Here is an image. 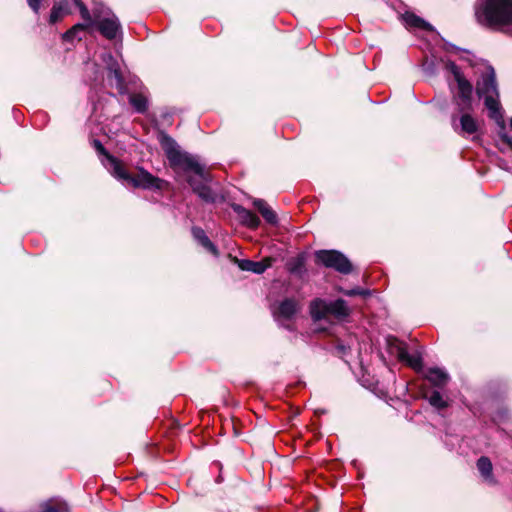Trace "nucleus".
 Listing matches in <instances>:
<instances>
[{
    "mask_svg": "<svg viewBox=\"0 0 512 512\" xmlns=\"http://www.w3.org/2000/svg\"><path fill=\"white\" fill-rule=\"evenodd\" d=\"M476 90L479 97L484 98V104L489 111V117L494 119L501 127L502 131L499 135L502 141L512 148V138L504 132V120L498 101L499 93L493 70L482 76L481 80L477 83Z\"/></svg>",
    "mask_w": 512,
    "mask_h": 512,
    "instance_id": "obj_2",
    "label": "nucleus"
},
{
    "mask_svg": "<svg viewBox=\"0 0 512 512\" xmlns=\"http://www.w3.org/2000/svg\"><path fill=\"white\" fill-rule=\"evenodd\" d=\"M397 356L398 358L409 364L414 369H420L422 365V360L417 354H409L404 344H399L397 347Z\"/></svg>",
    "mask_w": 512,
    "mask_h": 512,
    "instance_id": "obj_16",
    "label": "nucleus"
},
{
    "mask_svg": "<svg viewBox=\"0 0 512 512\" xmlns=\"http://www.w3.org/2000/svg\"><path fill=\"white\" fill-rule=\"evenodd\" d=\"M253 205L255 208H257V210L269 224L274 225L277 223L276 213L268 206L264 200L256 199L254 200Z\"/></svg>",
    "mask_w": 512,
    "mask_h": 512,
    "instance_id": "obj_19",
    "label": "nucleus"
},
{
    "mask_svg": "<svg viewBox=\"0 0 512 512\" xmlns=\"http://www.w3.org/2000/svg\"><path fill=\"white\" fill-rule=\"evenodd\" d=\"M287 268L290 273L300 275L304 268V259L300 256L288 261Z\"/></svg>",
    "mask_w": 512,
    "mask_h": 512,
    "instance_id": "obj_24",
    "label": "nucleus"
},
{
    "mask_svg": "<svg viewBox=\"0 0 512 512\" xmlns=\"http://www.w3.org/2000/svg\"><path fill=\"white\" fill-rule=\"evenodd\" d=\"M310 313L314 320L328 319L330 317L341 319L349 315V308L342 299L331 302L315 299L310 304Z\"/></svg>",
    "mask_w": 512,
    "mask_h": 512,
    "instance_id": "obj_5",
    "label": "nucleus"
},
{
    "mask_svg": "<svg viewBox=\"0 0 512 512\" xmlns=\"http://www.w3.org/2000/svg\"><path fill=\"white\" fill-rule=\"evenodd\" d=\"M234 210L238 213L242 223L249 228L256 229L260 225L259 217L250 210H247L241 206H236Z\"/></svg>",
    "mask_w": 512,
    "mask_h": 512,
    "instance_id": "obj_18",
    "label": "nucleus"
},
{
    "mask_svg": "<svg viewBox=\"0 0 512 512\" xmlns=\"http://www.w3.org/2000/svg\"><path fill=\"white\" fill-rule=\"evenodd\" d=\"M428 400L429 403L437 409H443L447 406L446 401L442 398V395L438 391L432 392Z\"/></svg>",
    "mask_w": 512,
    "mask_h": 512,
    "instance_id": "obj_26",
    "label": "nucleus"
},
{
    "mask_svg": "<svg viewBox=\"0 0 512 512\" xmlns=\"http://www.w3.org/2000/svg\"><path fill=\"white\" fill-rule=\"evenodd\" d=\"M477 21L488 27L512 25V0H485L476 10Z\"/></svg>",
    "mask_w": 512,
    "mask_h": 512,
    "instance_id": "obj_3",
    "label": "nucleus"
},
{
    "mask_svg": "<svg viewBox=\"0 0 512 512\" xmlns=\"http://www.w3.org/2000/svg\"><path fill=\"white\" fill-rule=\"evenodd\" d=\"M446 68L454 76V79L457 83V94L455 97V102L459 111L470 110L472 106L473 91L471 83L463 76L459 67L455 63L448 62Z\"/></svg>",
    "mask_w": 512,
    "mask_h": 512,
    "instance_id": "obj_6",
    "label": "nucleus"
},
{
    "mask_svg": "<svg viewBox=\"0 0 512 512\" xmlns=\"http://www.w3.org/2000/svg\"><path fill=\"white\" fill-rule=\"evenodd\" d=\"M41 1L42 0H27L30 8L36 13L39 11Z\"/></svg>",
    "mask_w": 512,
    "mask_h": 512,
    "instance_id": "obj_28",
    "label": "nucleus"
},
{
    "mask_svg": "<svg viewBox=\"0 0 512 512\" xmlns=\"http://www.w3.org/2000/svg\"><path fill=\"white\" fill-rule=\"evenodd\" d=\"M316 260L327 268H333L342 274H348L352 271V264L348 258L336 250L317 251Z\"/></svg>",
    "mask_w": 512,
    "mask_h": 512,
    "instance_id": "obj_7",
    "label": "nucleus"
},
{
    "mask_svg": "<svg viewBox=\"0 0 512 512\" xmlns=\"http://www.w3.org/2000/svg\"><path fill=\"white\" fill-rule=\"evenodd\" d=\"M344 294L347 296L366 295L367 291L360 289V288H356V289L346 290V291H344Z\"/></svg>",
    "mask_w": 512,
    "mask_h": 512,
    "instance_id": "obj_27",
    "label": "nucleus"
},
{
    "mask_svg": "<svg viewBox=\"0 0 512 512\" xmlns=\"http://www.w3.org/2000/svg\"><path fill=\"white\" fill-rule=\"evenodd\" d=\"M73 4L79 8L81 17L87 22V24H76L71 29L66 31L63 35L64 40H73L78 37V33L84 31L89 25L93 23L92 16L81 0H72Z\"/></svg>",
    "mask_w": 512,
    "mask_h": 512,
    "instance_id": "obj_9",
    "label": "nucleus"
},
{
    "mask_svg": "<svg viewBox=\"0 0 512 512\" xmlns=\"http://www.w3.org/2000/svg\"><path fill=\"white\" fill-rule=\"evenodd\" d=\"M93 145L96 149V151L103 156V159H101L102 164L105 166V168L114 175L115 172H122L120 169V165L122 162L115 158L113 155H111L102 145V143L99 140H94Z\"/></svg>",
    "mask_w": 512,
    "mask_h": 512,
    "instance_id": "obj_12",
    "label": "nucleus"
},
{
    "mask_svg": "<svg viewBox=\"0 0 512 512\" xmlns=\"http://www.w3.org/2000/svg\"><path fill=\"white\" fill-rule=\"evenodd\" d=\"M114 75H115L116 79L120 82L121 81V74H120V72L117 69L114 70Z\"/></svg>",
    "mask_w": 512,
    "mask_h": 512,
    "instance_id": "obj_29",
    "label": "nucleus"
},
{
    "mask_svg": "<svg viewBox=\"0 0 512 512\" xmlns=\"http://www.w3.org/2000/svg\"><path fill=\"white\" fill-rule=\"evenodd\" d=\"M97 19V26L100 33L107 39H114L120 29V24L115 15L100 19V16L94 13Z\"/></svg>",
    "mask_w": 512,
    "mask_h": 512,
    "instance_id": "obj_10",
    "label": "nucleus"
},
{
    "mask_svg": "<svg viewBox=\"0 0 512 512\" xmlns=\"http://www.w3.org/2000/svg\"><path fill=\"white\" fill-rule=\"evenodd\" d=\"M298 310L299 304L296 300L285 299L279 304L278 309L275 312V316L277 320H290L298 312Z\"/></svg>",
    "mask_w": 512,
    "mask_h": 512,
    "instance_id": "obj_14",
    "label": "nucleus"
},
{
    "mask_svg": "<svg viewBox=\"0 0 512 512\" xmlns=\"http://www.w3.org/2000/svg\"><path fill=\"white\" fill-rule=\"evenodd\" d=\"M462 115L457 118L452 116L451 123L454 131L461 136L472 135L478 132L480 124L476 118L466 111H461Z\"/></svg>",
    "mask_w": 512,
    "mask_h": 512,
    "instance_id": "obj_8",
    "label": "nucleus"
},
{
    "mask_svg": "<svg viewBox=\"0 0 512 512\" xmlns=\"http://www.w3.org/2000/svg\"><path fill=\"white\" fill-rule=\"evenodd\" d=\"M188 183L193 191L205 202H214L215 197L206 182L208 181V174L205 172V179L201 177H188Z\"/></svg>",
    "mask_w": 512,
    "mask_h": 512,
    "instance_id": "obj_11",
    "label": "nucleus"
},
{
    "mask_svg": "<svg viewBox=\"0 0 512 512\" xmlns=\"http://www.w3.org/2000/svg\"><path fill=\"white\" fill-rule=\"evenodd\" d=\"M71 6L68 0H62L59 3L54 4L50 13V23L54 24L62 20L66 15L71 14Z\"/></svg>",
    "mask_w": 512,
    "mask_h": 512,
    "instance_id": "obj_15",
    "label": "nucleus"
},
{
    "mask_svg": "<svg viewBox=\"0 0 512 512\" xmlns=\"http://www.w3.org/2000/svg\"><path fill=\"white\" fill-rule=\"evenodd\" d=\"M159 142L169 161L170 167L175 171L194 173L196 177L205 179V170L198 159L180 149L178 144L167 134H160Z\"/></svg>",
    "mask_w": 512,
    "mask_h": 512,
    "instance_id": "obj_1",
    "label": "nucleus"
},
{
    "mask_svg": "<svg viewBox=\"0 0 512 512\" xmlns=\"http://www.w3.org/2000/svg\"><path fill=\"white\" fill-rule=\"evenodd\" d=\"M510 126H511V128H512V120L510 121Z\"/></svg>",
    "mask_w": 512,
    "mask_h": 512,
    "instance_id": "obj_30",
    "label": "nucleus"
},
{
    "mask_svg": "<svg viewBox=\"0 0 512 512\" xmlns=\"http://www.w3.org/2000/svg\"><path fill=\"white\" fill-rule=\"evenodd\" d=\"M43 512H69V508L65 502L50 501L45 503Z\"/></svg>",
    "mask_w": 512,
    "mask_h": 512,
    "instance_id": "obj_23",
    "label": "nucleus"
},
{
    "mask_svg": "<svg viewBox=\"0 0 512 512\" xmlns=\"http://www.w3.org/2000/svg\"><path fill=\"white\" fill-rule=\"evenodd\" d=\"M120 172H115L114 177L126 181L135 188H142L148 190H162L166 185V181L152 175L150 172L143 168L138 169V173L132 176L124 167L123 163L120 165Z\"/></svg>",
    "mask_w": 512,
    "mask_h": 512,
    "instance_id": "obj_4",
    "label": "nucleus"
},
{
    "mask_svg": "<svg viewBox=\"0 0 512 512\" xmlns=\"http://www.w3.org/2000/svg\"><path fill=\"white\" fill-rule=\"evenodd\" d=\"M426 379L436 387H443L449 380V375L440 368H430L426 375Z\"/></svg>",
    "mask_w": 512,
    "mask_h": 512,
    "instance_id": "obj_17",
    "label": "nucleus"
},
{
    "mask_svg": "<svg viewBox=\"0 0 512 512\" xmlns=\"http://www.w3.org/2000/svg\"><path fill=\"white\" fill-rule=\"evenodd\" d=\"M193 236L201 243L202 246H204L206 249H208L213 254H217V249L215 245L209 240V238L206 236L205 232L201 228H193L192 230Z\"/></svg>",
    "mask_w": 512,
    "mask_h": 512,
    "instance_id": "obj_22",
    "label": "nucleus"
},
{
    "mask_svg": "<svg viewBox=\"0 0 512 512\" xmlns=\"http://www.w3.org/2000/svg\"><path fill=\"white\" fill-rule=\"evenodd\" d=\"M403 21L407 27L410 28H419L423 30H432V26L424 21L422 18L418 17L413 13H406L403 15Z\"/></svg>",
    "mask_w": 512,
    "mask_h": 512,
    "instance_id": "obj_20",
    "label": "nucleus"
},
{
    "mask_svg": "<svg viewBox=\"0 0 512 512\" xmlns=\"http://www.w3.org/2000/svg\"><path fill=\"white\" fill-rule=\"evenodd\" d=\"M130 103L138 112H144L147 108V99L141 94H133Z\"/></svg>",
    "mask_w": 512,
    "mask_h": 512,
    "instance_id": "obj_25",
    "label": "nucleus"
},
{
    "mask_svg": "<svg viewBox=\"0 0 512 512\" xmlns=\"http://www.w3.org/2000/svg\"><path fill=\"white\" fill-rule=\"evenodd\" d=\"M477 468L479 472L481 473L482 477L490 482L493 483V475H492V463L489 458L487 457H480L477 461Z\"/></svg>",
    "mask_w": 512,
    "mask_h": 512,
    "instance_id": "obj_21",
    "label": "nucleus"
},
{
    "mask_svg": "<svg viewBox=\"0 0 512 512\" xmlns=\"http://www.w3.org/2000/svg\"><path fill=\"white\" fill-rule=\"evenodd\" d=\"M274 259L266 257L261 261H252L248 259L237 260L238 267L243 271H249L256 274H262L272 266Z\"/></svg>",
    "mask_w": 512,
    "mask_h": 512,
    "instance_id": "obj_13",
    "label": "nucleus"
}]
</instances>
